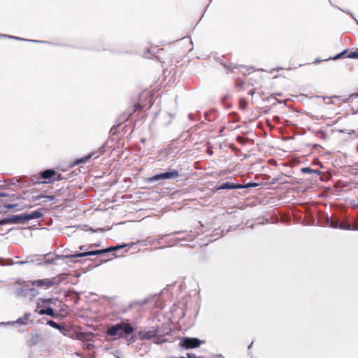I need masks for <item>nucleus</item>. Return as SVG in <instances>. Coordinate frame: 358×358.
<instances>
[{"mask_svg": "<svg viewBox=\"0 0 358 358\" xmlns=\"http://www.w3.org/2000/svg\"><path fill=\"white\" fill-rule=\"evenodd\" d=\"M134 328L127 322H121L111 326L107 329L108 336L115 338H121L124 335H129L134 332Z\"/></svg>", "mask_w": 358, "mask_h": 358, "instance_id": "nucleus-1", "label": "nucleus"}, {"mask_svg": "<svg viewBox=\"0 0 358 358\" xmlns=\"http://www.w3.org/2000/svg\"><path fill=\"white\" fill-rule=\"evenodd\" d=\"M64 178L61 173H59L54 169H46L38 173L36 182L38 184H47L62 180Z\"/></svg>", "mask_w": 358, "mask_h": 358, "instance_id": "nucleus-2", "label": "nucleus"}, {"mask_svg": "<svg viewBox=\"0 0 358 358\" xmlns=\"http://www.w3.org/2000/svg\"><path fill=\"white\" fill-rule=\"evenodd\" d=\"M64 280V274H61L51 278H44L31 281L33 286L49 289L53 286L59 285Z\"/></svg>", "mask_w": 358, "mask_h": 358, "instance_id": "nucleus-3", "label": "nucleus"}, {"mask_svg": "<svg viewBox=\"0 0 358 358\" xmlns=\"http://www.w3.org/2000/svg\"><path fill=\"white\" fill-rule=\"evenodd\" d=\"M124 245H117L115 247H110L106 249L103 250H94V251H89L85 252H81V253H77L73 255V257H87V256H91V255H101V254H105L107 252H110L112 251L117 250L120 248H123Z\"/></svg>", "mask_w": 358, "mask_h": 358, "instance_id": "nucleus-4", "label": "nucleus"}, {"mask_svg": "<svg viewBox=\"0 0 358 358\" xmlns=\"http://www.w3.org/2000/svg\"><path fill=\"white\" fill-rule=\"evenodd\" d=\"M179 176V173L177 170H172L171 171L153 176L148 178V182H152L159 180L174 179L178 178Z\"/></svg>", "mask_w": 358, "mask_h": 358, "instance_id": "nucleus-5", "label": "nucleus"}, {"mask_svg": "<svg viewBox=\"0 0 358 358\" xmlns=\"http://www.w3.org/2000/svg\"><path fill=\"white\" fill-rule=\"evenodd\" d=\"M202 341L196 338L185 337L181 340L180 345L186 349L196 348L200 346Z\"/></svg>", "mask_w": 358, "mask_h": 358, "instance_id": "nucleus-6", "label": "nucleus"}, {"mask_svg": "<svg viewBox=\"0 0 358 358\" xmlns=\"http://www.w3.org/2000/svg\"><path fill=\"white\" fill-rule=\"evenodd\" d=\"M235 88L237 92L247 90V91H248V94L251 95V96L254 95V94L255 93V90L257 89V88H250V83L246 82L245 80H241V79H237L236 80Z\"/></svg>", "mask_w": 358, "mask_h": 358, "instance_id": "nucleus-7", "label": "nucleus"}, {"mask_svg": "<svg viewBox=\"0 0 358 358\" xmlns=\"http://www.w3.org/2000/svg\"><path fill=\"white\" fill-rule=\"evenodd\" d=\"M23 214L12 215L10 217L4 218L0 220V225L6 224H16L18 222H24L23 219Z\"/></svg>", "mask_w": 358, "mask_h": 358, "instance_id": "nucleus-8", "label": "nucleus"}, {"mask_svg": "<svg viewBox=\"0 0 358 358\" xmlns=\"http://www.w3.org/2000/svg\"><path fill=\"white\" fill-rule=\"evenodd\" d=\"M23 219L24 222L29 221L30 220L39 219L43 217V213L41 210H36L31 213L23 214Z\"/></svg>", "mask_w": 358, "mask_h": 358, "instance_id": "nucleus-9", "label": "nucleus"}, {"mask_svg": "<svg viewBox=\"0 0 358 358\" xmlns=\"http://www.w3.org/2000/svg\"><path fill=\"white\" fill-rule=\"evenodd\" d=\"M36 312H37L41 315H47L53 317L57 316V314L55 313L54 310L50 307H48L46 309H36Z\"/></svg>", "mask_w": 358, "mask_h": 358, "instance_id": "nucleus-10", "label": "nucleus"}, {"mask_svg": "<svg viewBox=\"0 0 358 358\" xmlns=\"http://www.w3.org/2000/svg\"><path fill=\"white\" fill-rule=\"evenodd\" d=\"M31 313H26L24 315L23 317H20L17 320V323L22 324V325H26L29 322L32 323V320H31Z\"/></svg>", "mask_w": 358, "mask_h": 358, "instance_id": "nucleus-11", "label": "nucleus"}, {"mask_svg": "<svg viewBox=\"0 0 358 358\" xmlns=\"http://www.w3.org/2000/svg\"><path fill=\"white\" fill-rule=\"evenodd\" d=\"M242 185H234L229 182H224L220 185V187L218 188L219 189H238L241 188Z\"/></svg>", "mask_w": 358, "mask_h": 358, "instance_id": "nucleus-12", "label": "nucleus"}, {"mask_svg": "<svg viewBox=\"0 0 358 358\" xmlns=\"http://www.w3.org/2000/svg\"><path fill=\"white\" fill-rule=\"evenodd\" d=\"M331 226L334 228H340L342 229H350V224L345 225L342 223H338L337 221H332Z\"/></svg>", "mask_w": 358, "mask_h": 358, "instance_id": "nucleus-13", "label": "nucleus"}, {"mask_svg": "<svg viewBox=\"0 0 358 358\" xmlns=\"http://www.w3.org/2000/svg\"><path fill=\"white\" fill-rule=\"evenodd\" d=\"M248 102L245 99L241 98L239 99L238 106L240 109L245 110L248 108Z\"/></svg>", "mask_w": 358, "mask_h": 358, "instance_id": "nucleus-14", "label": "nucleus"}, {"mask_svg": "<svg viewBox=\"0 0 358 358\" xmlns=\"http://www.w3.org/2000/svg\"><path fill=\"white\" fill-rule=\"evenodd\" d=\"M92 157V154H90V155H88L87 156H85L84 157L78 159L75 161L74 164L78 165L80 163H86Z\"/></svg>", "mask_w": 358, "mask_h": 358, "instance_id": "nucleus-15", "label": "nucleus"}, {"mask_svg": "<svg viewBox=\"0 0 358 358\" xmlns=\"http://www.w3.org/2000/svg\"><path fill=\"white\" fill-rule=\"evenodd\" d=\"M301 171L303 173H316L317 174H320L321 172L318 170H313L309 167H304L301 169Z\"/></svg>", "mask_w": 358, "mask_h": 358, "instance_id": "nucleus-16", "label": "nucleus"}, {"mask_svg": "<svg viewBox=\"0 0 358 358\" xmlns=\"http://www.w3.org/2000/svg\"><path fill=\"white\" fill-rule=\"evenodd\" d=\"M47 324L48 325H50V327L55 328V329H59V330H61L64 327L62 326H61L60 324H57V322H54L53 320H49Z\"/></svg>", "mask_w": 358, "mask_h": 358, "instance_id": "nucleus-17", "label": "nucleus"}, {"mask_svg": "<svg viewBox=\"0 0 358 358\" xmlns=\"http://www.w3.org/2000/svg\"><path fill=\"white\" fill-rule=\"evenodd\" d=\"M348 57H350V58H357L358 59V49L356 50L355 52H350L348 55Z\"/></svg>", "mask_w": 358, "mask_h": 358, "instance_id": "nucleus-18", "label": "nucleus"}, {"mask_svg": "<svg viewBox=\"0 0 358 358\" xmlns=\"http://www.w3.org/2000/svg\"><path fill=\"white\" fill-rule=\"evenodd\" d=\"M142 108H143V106L139 103H136L134 104V106L133 107L132 113H134L138 110H141Z\"/></svg>", "mask_w": 358, "mask_h": 358, "instance_id": "nucleus-19", "label": "nucleus"}, {"mask_svg": "<svg viewBox=\"0 0 358 358\" xmlns=\"http://www.w3.org/2000/svg\"><path fill=\"white\" fill-rule=\"evenodd\" d=\"M347 53V51L346 50H344L343 52H342L341 53L337 55L336 56H335L333 59H338L341 57H342L344 55H345Z\"/></svg>", "mask_w": 358, "mask_h": 358, "instance_id": "nucleus-20", "label": "nucleus"}, {"mask_svg": "<svg viewBox=\"0 0 358 358\" xmlns=\"http://www.w3.org/2000/svg\"><path fill=\"white\" fill-rule=\"evenodd\" d=\"M43 302H45V303H52V299L50 298V299H42Z\"/></svg>", "mask_w": 358, "mask_h": 358, "instance_id": "nucleus-21", "label": "nucleus"}, {"mask_svg": "<svg viewBox=\"0 0 358 358\" xmlns=\"http://www.w3.org/2000/svg\"><path fill=\"white\" fill-rule=\"evenodd\" d=\"M17 206V204H8V205L6 206V208H15Z\"/></svg>", "mask_w": 358, "mask_h": 358, "instance_id": "nucleus-22", "label": "nucleus"}, {"mask_svg": "<svg viewBox=\"0 0 358 358\" xmlns=\"http://www.w3.org/2000/svg\"><path fill=\"white\" fill-rule=\"evenodd\" d=\"M257 185L256 183H250L248 185V187H256Z\"/></svg>", "mask_w": 358, "mask_h": 358, "instance_id": "nucleus-23", "label": "nucleus"}, {"mask_svg": "<svg viewBox=\"0 0 358 358\" xmlns=\"http://www.w3.org/2000/svg\"><path fill=\"white\" fill-rule=\"evenodd\" d=\"M314 164H320V162L318 160H317V162H315V161L314 162Z\"/></svg>", "mask_w": 358, "mask_h": 358, "instance_id": "nucleus-24", "label": "nucleus"}, {"mask_svg": "<svg viewBox=\"0 0 358 358\" xmlns=\"http://www.w3.org/2000/svg\"><path fill=\"white\" fill-rule=\"evenodd\" d=\"M201 358H203V357H201Z\"/></svg>", "mask_w": 358, "mask_h": 358, "instance_id": "nucleus-25", "label": "nucleus"}]
</instances>
